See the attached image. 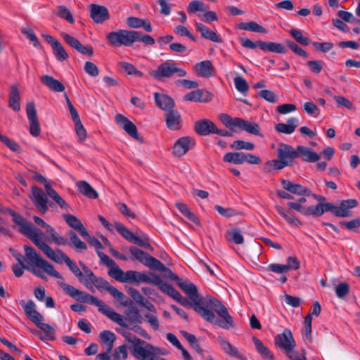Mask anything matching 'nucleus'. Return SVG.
I'll return each mask as SVG.
<instances>
[{
  "label": "nucleus",
  "mask_w": 360,
  "mask_h": 360,
  "mask_svg": "<svg viewBox=\"0 0 360 360\" xmlns=\"http://www.w3.org/2000/svg\"><path fill=\"white\" fill-rule=\"evenodd\" d=\"M259 48L261 50L263 51H271L274 53H286V49L285 46L280 44L276 42H260L259 44Z\"/></svg>",
  "instance_id": "obj_38"
},
{
  "label": "nucleus",
  "mask_w": 360,
  "mask_h": 360,
  "mask_svg": "<svg viewBox=\"0 0 360 360\" xmlns=\"http://www.w3.org/2000/svg\"><path fill=\"white\" fill-rule=\"evenodd\" d=\"M115 229L126 240H127L130 242L132 241V240L134 237V233L131 231H130L127 228H126L123 224H122L120 222L116 221V222H115Z\"/></svg>",
  "instance_id": "obj_54"
},
{
  "label": "nucleus",
  "mask_w": 360,
  "mask_h": 360,
  "mask_svg": "<svg viewBox=\"0 0 360 360\" xmlns=\"http://www.w3.org/2000/svg\"><path fill=\"white\" fill-rule=\"evenodd\" d=\"M148 75L158 81H163L174 75L183 77L186 75V71L179 68L175 62L167 60L160 63L155 70L149 71Z\"/></svg>",
  "instance_id": "obj_9"
},
{
  "label": "nucleus",
  "mask_w": 360,
  "mask_h": 360,
  "mask_svg": "<svg viewBox=\"0 0 360 360\" xmlns=\"http://www.w3.org/2000/svg\"><path fill=\"white\" fill-rule=\"evenodd\" d=\"M134 34H136L134 30L120 29L110 32L106 35V39L113 47L131 46L134 43Z\"/></svg>",
  "instance_id": "obj_10"
},
{
  "label": "nucleus",
  "mask_w": 360,
  "mask_h": 360,
  "mask_svg": "<svg viewBox=\"0 0 360 360\" xmlns=\"http://www.w3.org/2000/svg\"><path fill=\"white\" fill-rule=\"evenodd\" d=\"M31 191L30 199L32 202L41 214H46L49 210V195L36 186H32Z\"/></svg>",
  "instance_id": "obj_12"
},
{
  "label": "nucleus",
  "mask_w": 360,
  "mask_h": 360,
  "mask_svg": "<svg viewBox=\"0 0 360 360\" xmlns=\"http://www.w3.org/2000/svg\"><path fill=\"white\" fill-rule=\"evenodd\" d=\"M333 204L329 202H319L316 205H311L307 207L306 216L320 217L324 212L330 211L332 212Z\"/></svg>",
  "instance_id": "obj_32"
},
{
  "label": "nucleus",
  "mask_w": 360,
  "mask_h": 360,
  "mask_svg": "<svg viewBox=\"0 0 360 360\" xmlns=\"http://www.w3.org/2000/svg\"><path fill=\"white\" fill-rule=\"evenodd\" d=\"M349 292V286L347 283H340L335 287V293L339 298L345 297Z\"/></svg>",
  "instance_id": "obj_63"
},
{
  "label": "nucleus",
  "mask_w": 360,
  "mask_h": 360,
  "mask_svg": "<svg viewBox=\"0 0 360 360\" xmlns=\"http://www.w3.org/2000/svg\"><path fill=\"white\" fill-rule=\"evenodd\" d=\"M154 98L156 105L166 112L173 110L174 101L167 95L155 92L154 94Z\"/></svg>",
  "instance_id": "obj_28"
},
{
  "label": "nucleus",
  "mask_w": 360,
  "mask_h": 360,
  "mask_svg": "<svg viewBox=\"0 0 360 360\" xmlns=\"http://www.w3.org/2000/svg\"><path fill=\"white\" fill-rule=\"evenodd\" d=\"M207 8L208 7L202 1L195 0L188 4L187 11L188 13H195L198 11L205 12Z\"/></svg>",
  "instance_id": "obj_52"
},
{
  "label": "nucleus",
  "mask_w": 360,
  "mask_h": 360,
  "mask_svg": "<svg viewBox=\"0 0 360 360\" xmlns=\"http://www.w3.org/2000/svg\"><path fill=\"white\" fill-rule=\"evenodd\" d=\"M178 286L188 296L190 304L194 310L205 321L224 329L234 326L233 320L227 308L219 300L214 297L202 300L197 287L188 281L181 279Z\"/></svg>",
  "instance_id": "obj_1"
},
{
  "label": "nucleus",
  "mask_w": 360,
  "mask_h": 360,
  "mask_svg": "<svg viewBox=\"0 0 360 360\" xmlns=\"http://www.w3.org/2000/svg\"><path fill=\"white\" fill-rule=\"evenodd\" d=\"M339 224L350 231L358 232L359 229H360V217L353 219L348 221H340Z\"/></svg>",
  "instance_id": "obj_55"
},
{
  "label": "nucleus",
  "mask_w": 360,
  "mask_h": 360,
  "mask_svg": "<svg viewBox=\"0 0 360 360\" xmlns=\"http://www.w3.org/2000/svg\"><path fill=\"white\" fill-rule=\"evenodd\" d=\"M91 285H94L96 288L99 290H108L114 298L119 301H122L125 298V295L121 291H119L116 288L110 285V283L101 277L96 276L94 279L90 282Z\"/></svg>",
  "instance_id": "obj_18"
},
{
  "label": "nucleus",
  "mask_w": 360,
  "mask_h": 360,
  "mask_svg": "<svg viewBox=\"0 0 360 360\" xmlns=\"http://www.w3.org/2000/svg\"><path fill=\"white\" fill-rule=\"evenodd\" d=\"M281 184L283 188L291 194L300 196H309L311 195V191L309 189L300 184H295L292 181L282 179Z\"/></svg>",
  "instance_id": "obj_21"
},
{
  "label": "nucleus",
  "mask_w": 360,
  "mask_h": 360,
  "mask_svg": "<svg viewBox=\"0 0 360 360\" xmlns=\"http://www.w3.org/2000/svg\"><path fill=\"white\" fill-rule=\"evenodd\" d=\"M99 336L101 342L105 345L108 352H110L112 349L114 342L116 340L115 333L105 330L102 331Z\"/></svg>",
  "instance_id": "obj_42"
},
{
  "label": "nucleus",
  "mask_w": 360,
  "mask_h": 360,
  "mask_svg": "<svg viewBox=\"0 0 360 360\" xmlns=\"http://www.w3.org/2000/svg\"><path fill=\"white\" fill-rule=\"evenodd\" d=\"M115 229L126 240H127L130 242L132 241V240L134 237V233L131 231H130L127 228H126L123 224H122L120 222L116 221V222H115Z\"/></svg>",
  "instance_id": "obj_53"
},
{
  "label": "nucleus",
  "mask_w": 360,
  "mask_h": 360,
  "mask_svg": "<svg viewBox=\"0 0 360 360\" xmlns=\"http://www.w3.org/2000/svg\"><path fill=\"white\" fill-rule=\"evenodd\" d=\"M134 42L141 41L146 45H153L155 44V39L150 35L141 34L139 31L134 30Z\"/></svg>",
  "instance_id": "obj_61"
},
{
  "label": "nucleus",
  "mask_w": 360,
  "mask_h": 360,
  "mask_svg": "<svg viewBox=\"0 0 360 360\" xmlns=\"http://www.w3.org/2000/svg\"><path fill=\"white\" fill-rule=\"evenodd\" d=\"M35 179L44 185L45 191L52 200H53L62 209L68 210V205L65 200L51 187L46 178L41 174L35 176Z\"/></svg>",
  "instance_id": "obj_19"
},
{
  "label": "nucleus",
  "mask_w": 360,
  "mask_h": 360,
  "mask_svg": "<svg viewBox=\"0 0 360 360\" xmlns=\"http://www.w3.org/2000/svg\"><path fill=\"white\" fill-rule=\"evenodd\" d=\"M219 120L231 131H235L239 129L253 135L263 136L260 133L259 124L255 122H249L240 117H232L225 113L219 115Z\"/></svg>",
  "instance_id": "obj_8"
},
{
  "label": "nucleus",
  "mask_w": 360,
  "mask_h": 360,
  "mask_svg": "<svg viewBox=\"0 0 360 360\" xmlns=\"http://www.w3.org/2000/svg\"><path fill=\"white\" fill-rule=\"evenodd\" d=\"M124 281V283L136 284L146 283L157 285L162 292L175 300L181 305L186 307L189 304L186 299L184 298L172 285L163 281L160 276L156 274H151L150 276H148L145 273L129 270L125 272Z\"/></svg>",
  "instance_id": "obj_3"
},
{
  "label": "nucleus",
  "mask_w": 360,
  "mask_h": 360,
  "mask_svg": "<svg viewBox=\"0 0 360 360\" xmlns=\"http://www.w3.org/2000/svg\"><path fill=\"white\" fill-rule=\"evenodd\" d=\"M204 91L203 90L193 91L184 96L186 101H193V102H204L207 103L212 98V96L209 92H206L207 96L203 98Z\"/></svg>",
  "instance_id": "obj_37"
},
{
  "label": "nucleus",
  "mask_w": 360,
  "mask_h": 360,
  "mask_svg": "<svg viewBox=\"0 0 360 360\" xmlns=\"http://www.w3.org/2000/svg\"><path fill=\"white\" fill-rule=\"evenodd\" d=\"M276 210L279 214L290 225L299 226L302 224L301 221L291 212L285 210L283 207L276 205Z\"/></svg>",
  "instance_id": "obj_39"
},
{
  "label": "nucleus",
  "mask_w": 360,
  "mask_h": 360,
  "mask_svg": "<svg viewBox=\"0 0 360 360\" xmlns=\"http://www.w3.org/2000/svg\"><path fill=\"white\" fill-rule=\"evenodd\" d=\"M195 144V140L190 136L179 138L174 144L172 153L176 157H181L193 148Z\"/></svg>",
  "instance_id": "obj_16"
},
{
  "label": "nucleus",
  "mask_w": 360,
  "mask_h": 360,
  "mask_svg": "<svg viewBox=\"0 0 360 360\" xmlns=\"http://www.w3.org/2000/svg\"><path fill=\"white\" fill-rule=\"evenodd\" d=\"M297 153L298 158H300L303 161L309 162H315L319 160V155L313 151L311 148L303 146H297Z\"/></svg>",
  "instance_id": "obj_29"
},
{
  "label": "nucleus",
  "mask_w": 360,
  "mask_h": 360,
  "mask_svg": "<svg viewBox=\"0 0 360 360\" xmlns=\"http://www.w3.org/2000/svg\"><path fill=\"white\" fill-rule=\"evenodd\" d=\"M77 186L79 192L89 198L96 199L98 198L97 192L86 181H80L77 183Z\"/></svg>",
  "instance_id": "obj_41"
},
{
  "label": "nucleus",
  "mask_w": 360,
  "mask_h": 360,
  "mask_svg": "<svg viewBox=\"0 0 360 360\" xmlns=\"http://www.w3.org/2000/svg\"><path fill=\"white\" fill-rule=\"evenodd\" d=\"M358 205V201L356 199H348L342 200L339 206L333 205L332 212L334 215L339 217H349L352 215L351 209Z\"/></svg>",
  "instance_id": "obj_20"
},
{
  "label": "nucleus",
  "mask_w": 360,
  "mask_h": 360,
  "mask_svg": "<svg viewBox=\"0 0 360 360\" xmlns=\"http://www.w3.org/2000/svg\"><path fill=\"white\" fill-rule=\"evenodd\" d=\"M226 239L229 241H232L236 244H242L244 242V238L239 229H233L228 231L226 233Z\"/></svg>",
  "instance_id": "obj_51"
},
{
  "label": "nucleus",
  "mask_w": 360,
  "mask_h": 360,
  "mask_svg": "<svg viewBox=\"0 0 360 360\" xmlns=\"http://www.w3.org/2000/svg\"><path fill=\"white\" fill-rule=\"evenodd\" d=\"M114 360H126L128 357L127 347L125 345L117 347L112 354Z\"/></svg>",
  "instance_id": "obj_56"
},
{
  "label": "nucleus",
  "mask_w": 360,
  "mask_h": 360,
  "mask_svg": "<svg viewBox=\"0 0 360 360\" xmlns=\"http://www.w3.org/2000/svg\"><path fill=\"white\" fill-rule=\"evenodd\" d=\"M299 124V120L297 117H290L288 119L286 123H278L275 126V129L279 132L285 134H292Z\"/></svg>",
  "instance_id": "obj_31"
},
{
  "label": "nucleus",
  "mask_w": 360,
  "mask_h": 360,
  "mask_svg": "<svg viewBox=\"0 0 360 360\" xmlns=\"http://www.w3.org/2000/svg\"><path fill=\"white\" fill-rule=\"evenodd\" d=\"M252 341L255 344L257 352L265 359L271 360L274 355L270 350L262 343V342L256 337H252Z\"/></svg>",
  "instance_id": "obj_43"
},
{
  "label": "nucleus",
  "mask_w": 360,
  "mask_h": 360,
  "mask_svg": "<svg viewBox=\"0 0 360 360\" xmlns=\"http://www.w3.org/2000/svg\"><path fill=\"white\" fill-rule=\"evenodd\" d=\"M218 341L225 353L238 359H242V355L239 353L237 348L232 345L228 340L219 336Z\"/></svg>",
  "instance_id": "obj_40"
},
{
  "label": "nucleus",
  "mask_w": 360,
  "mask_h": 360,
  "mask_svg": "<svg viewBox=\"0 0 360 360\" xmlns=\"http://www.w3.org/2000/svg\"><path fill=\"white\" fill-rule=\"evenodd\" d=\"M129 252L137 260L144 264L146 266L160 271H165L166 267L165 264L142 250L136 247H131Z\"/></svg>",
  "instance_id": "obj_11"
},
{
  "label": "nucleus",
  "mask_w": 360,
  "mask_h": 360,
  "mask_svg": "<svg viewBox=\"0 0 360 360\" xmlns=\"http://www.w3.org/2000/svg\"><path fill=\"white\" fill-rule=\"evenodd\" d=\"M53 52L57 60L63 61L68 58V54L60 42L52 47Z\"/></svg>",
  "instance_id": "obj_57"
},
{
  "label": "nucleus",
  "mask_w": 360,
  "mask_h": 360,
  "mask_svg": "<svg viewBox=\"0 0 360 360\" xmlns=\"http://www.w3.org/2000/svg\"><path fill=\"white\" fill-rule=\"evenodd\" d=\"M145 319L150 325V326L155 330H158L160 328L159 321L154 313H148L144 315Z\"/></svg>",
  "instance_id": "obj_62"
},
{
  "label": "nucleus",
  "mask_w": 360,
  "mask_h": 360,
  "mask_svg": "<svg viewBox=\"0 0 360 360\" xmlns=\"http://www.w3.org/2000/svg\"><path fill=\"white\" fill-rule=\"evenodd\" d=\"M290 32L292 37L300 44L304 46L310 44V39L304 36L300 30L292 29Z\"/></svg>",
  "instance_id": "obj_59"
},
{
  "label": "nucleus",
  "mask_w": 360,
  "mask_h": 360,
  "mask_svg": "<svg viewBox=\"0 0 360 360\" xmlns=\"http://www.w3.org/2000/svg\"><path fill=\"white\" fill-rule=\"evenodd\" d=\"M240 28L244 30L259 32V33H266L267 31L262 26L258 23L251 21L248 22H243L240 24Z\"/></svg>",
  "instance_id": "obj_50"
},
{
  "label": "nucleus",
  "mask_w": 360,
  "mask_h": 360,
  "mask_svg": "<svg viewBox=\"0 0 360 360\" xmlns=\"http://www.w3.org/2000/svg\"><path fill=\"white\" fill-rule=\"evenodd\" d=\"M195 25L196 30L200 33L202 38L213 42L221 43V39L217 34L215 32L210 30L208 27L202 23L195 22Z\"/></svg>",
  "instance_id": "obj_30"
},
{
  "label": "nucleus",
  "mask_w": 360,
  "mask_h": 360,
  "mask_svg": "<svg viewBox=\"0 0 360 360\" xmlns=\"http://www.w3.org/2000/svg\"><path fill=\"white\" fill-rule=\"evenodd\" d=\"M274 342L276 345L283 349L285 352L294 349L296 345L292 333L288 328H285L281 333L278 334L275 337Z\"/></svg>",
  "instance_id": "obj_15"
},
{
  "label": "nucleus",
  "mask_w": 360,
  "mask_h": 360,
  "mask_svg": "<svg viewBox=\"0 0 360 360\" xmlns=\"http://www.w3.org/2000/svg\"><path fill=\"white\" fill-rule=\"evenodd\" d=\"M42 321L43 320L37 321V322L34 323L44 332V334L41 333L39 338L44 341L54 340L55 329L49 324L43 323Z\"/></svg>",
  "instance_id": "obj_34"
},
{
  "label": "nucleus",
  "mask_w": 360,
  "mask_h": 360,
  "mask_svg": "<svg viewBox=\"0 0 360 360\" xmlns=\"http://www.w3.org/2000/svg\"><path fill=\"white\" fill-rule=\"evenodd\" d=\"M85 72L91 77H96L99 74L98 67L92 62L87 61L84 64Z\"/></svg>",
  "instance_id": "obj_64"
},
{
  "label": "nucleus",
  "mask_w": 360,
  "mask_h": 360,
  "mask_svg": "<svg viewBox=\"0 0 360 360\" xmlns=\"http://www.w3.org/2000/svg\"><path fill=\"white\" fill-rule=\"evenodd\" d=\"M176 206L178 210L191 221L193 222L196 225L200 224L199 219L190 210L186 204L177 202Z\"/></svg>",
  "instance_id": "obj_44"
},
{
  "label": "nucleus",
  "mask_w": 360,
  "mask_h": 360,
  "mask_svg": "<svg viewBox=\"0 0 360 360\" xmlns=\"http://www.w3.org/2000/svg\"><path fill=\"white\" fill-rule=\"evenodd\" d=\"M121 335L129 343L128 348L132 355L139 360H166L162 357L158 356L159 349L153 347L148 342L139 338L132 333L122 330Z\"/></svg>",
  "instance_id": "obj_5"
},
{
  "label": "nucleus",
  "mask_w": 360,
  "mask_h": 360,
  "mask_svg": "<svg viewBox=\"0 0 360 360\" xmlns=\"http://www.w3.org/2000/svg\"><path fill=\"white\" fill-rule=\"evenodd\" d=\"M115 121L131 137L138 139L139 134L136 125L122 114L115 116Z\"/></svg>",
  "instance_id": "obj_22"
},
{
  "label": "nucleus",
  "mask_w": 360,
  "mask_h": 360,
  "mask_svg": "<svg viewBox=\"0 0 360 360\" xmlns=\"http://www.w3.org/2000/svg\"><path fill=\"white\" fill-rule=\"evenodd\" d=\"M232 148L236 150H252L255 148V145L250 142H246L242 140H236L233 142L231 145Z\"/></svg>",
  "instance_id": "obj_60"
},
{
  "label": "nucleus",
  "mask_w": 360,
  "mask_h": 360,
  "mask_svg": "<svg viewBox=\"0 0 360 360\" xmlns=\"http://www.w3.org/2000/svg\"><path fill=\"white\" fill-rule=\"evenodd\" d=\"M90 18L96 24H103L110 19V13L108 8L102 5L91 4L89 6Z\"/></svg>",
  "instance_id": "obj_14"
},
{
  "label": "nucleus",
  "mask_w": 360,
  "mask_h": 360,
  "mask_svg": "<svg viewBox=\"0 0 360 360\" xmlns=\"http://www.w3.org/2000/svg\"><path fill=\"white\" fill-rule=\"evenodd\" d=\"M194 70L198 76L210 77L212 75L214 68L210 60H204L195 64Z\"/></svg>",
  "instance_id": "obj_33"
},
{
  "label": "nucleus",
  "mask_w": 360,
  "mask_h": 360,
  "mask_svg": "<svg viewBox=\"0 0 360 360\" xmlns=\"http://www.w3.org/2000/svg\"><path fill=\"white\" fill-rule=\"evenodd\" d=\"M108 275L116 281L124 283L125 272H124L115 262L114 265L109 266Z\"/></svg>",
  "instance_id": "obj_48"
},
{
  "label": "nucleus",
  "mask_w": 360,
  "mask_h": 360,
  "mask_svg": "<svg viewBox=\"0 0 360 360\" xmlns=\"http://www.w3.org/2000/svg\"><path fill=\"white\" fill-rule=\"evenodd\" d=\"M7 213L12 217L13 221L20 226L19 231L30 238L39 249L42 250L44 248V245H47L44 241L45 238L44 232L15 211L8 208Z\"/></svg>",
  "instance_id": "obj_6"
},
{
  "label": "nucleus",
  "mask_w": 360,
  "mask_h": 360,
  "mask_svg": "<svg viewBox=\"0 0 360 360\" xmlns=\"http://www.w3.org/2000/svg\"><path fill=\"white\" fill-rule=\"evenodd\" d=\"M20 91L16 84H13L11 86L10 94H9V105L13 108L14 111H19L20 110Z\"/></svg>",
  "instance_id": "obj_36"
},
{
  "label": "nucleus",
  "mask_w": 360,
  "mask_h": 360,
  "mask_svg": "<svg viewBox=\"0 0 360 360\" xmlns=\"http://www.w3.org/2000/svg\"><path fill=\"white\" fill-rule=\"evenodd\" d=\"M23 248L25 259L27 261L26 269L42 279L46 278L44 272L52 277L64 279L62 275L55 269L53 265L45 260L32 247L24 245Z\"/></svg>",
  "instance_id": "obj_4"
},
{
  "label": "nucleus",
  "mask_w": 360,
  "mask_h": 360,
  "mask_svg": "<svg viewBox=\"0 0 360 360\" xmlns=\"http://www.w3.org/2000/svg\"><path fill=\"white\" fill-rule=\"evenodd\" d=\"M58 283L63 290L72 298H74L78 302L96 306L101 313L108 316L112 321L122 327L128 328L126 320L122 317V316L112 310L107 304H105L102 300L86 292L81 291L74 286L67 284L63 281H59Z\"/></svg>",
  "instance_id": "obj_2"
},
{
  "label": "nucleus",
  "mask_w": 360,
  "mask_h": 360,
  "mask_svg": "<svg viewBox=\"0 0 360 360\" xmlns=\"http://www.w3.org/2000/svg\"><path fill=\"white\" fill-rule=\"evenodd\" d=\"M277 156L287 163V165L291 166L294 163V160L298 158L297 147L293 148L290 145L281 143L277 150Z\"/></svg>",
  "instance_id": "obj_17"
},
{
  "label": "nucleus",
  "mask_w": 360,
  "mask_h": 360,
  "mask_svg": "<svg viewBox=\"0 0 360 360\" xmlns=\"http://www.w3.org/2000/svg\"><path fill=\"white\" fill-rule=\"evenodd\" d=\"M26 113L30 123V133L32 136L37 137L40 134L41 128L37 116L35 105L33 102L27 104Z\"/></svg>",
  "instance_id": "obj_13"
},
{
  "label": "nucleus",
  "mask_w": 360,
  "mask_h": 360,
  "mask_svg": "<svg viewBox=\"0 0 360 360\" xmlns=\"http://www.w3.org/2000/svg\"><path fill=\"white\" fill-rule=\"evenodd\" d=\"M166 126L170 130H179L181 128L182 120L177 110H171L165 115Z\"/></svg>",
  "instance_id": "obj_23"
},
{
  "label": "nucleus",
  "mask_w": 360,
  "mask_h": 360,
  "mask_svg": "<svg viewBox=\"0 0 360 360\" xmlns=\"http://www.w3.org/2000/svg\"><path fill=\"white\" fill-rule=\"evenodd\" d=\"M20 303L25 314L33 323L44 320V316L35 309V304L32 300H28L26 303L22 300Z\"/></svg>",
  "instance_id": "obj_26"
},
{
  "label": "nucleus",
  "mask_w": 360,
  "mask_h": 360,
  "mask_svg": "<svg viewBox=\"0 0 360 360\" xmlns=\"http://www.w3.org/2000/svg\"><path fill=\"white\" fill-rule=\"evenodd\" d=\"M44 248L41 250L43 253L50 259L58 264H62L65 262L69 267L72 273L78 278L79 281L86 286L91 292H94L95 290L91 285V283L84 278L83 272L75 264L70 257L66 255L60 249L53 250L49 245H44Z\"/></svg>",
  "instance_id": "obj_7"
},
{
  "label": "nucleus",
  "mask_w": 360,
  "mask_h": 360,
  "mask_svg": "<svg viewBox=\"0 0 360 360\" xmlns=\"http://www.w3.org/2000/svg\"><path fill=\"white\" fill-rule=\"evenodd\" d=\"M41 82L51 90L56 92H62L65 90L64 85L58 79L49 75H44L41 77Z\"/></svg>",
  "instance_id": "obj_35"
},
{
  "label": "nucleus",
  "mask_w": 360,
  "mask_h": 360,
  "mask_svg": "<svg viewBox=\"0 0 360 360\" xmlns=\"http://www.w3.org/2000/svg\"><path fill=\"white\" fill-rule=\"evenodd\" d=\"M236 89L242 94H245L249 89L246 80L241 77H236L233 79Z\"/></svg>",
  "instance_id": "obj_58"
},
{
  "label": "nucleus",
  "mask_w": 360,
  "mask_h": 360,
  "mask_svg": "<svg viewBox=\"0 0 360 360\" xmlns=\"http://www.w3.org/2000/svg\"><path fill=\"white\" fill-rule=\"evenodd\" d=\"M244 153H227L224 155L223 160L226 162H231L233 164L241 165L244 163Z\"/></svg>",
  "instance_id": "obj_45"
},
{
  "label": "nucleus",
  "mask_w": 360,
  "mask_h": 360,
  "mask_svg": "<svg viewBox=\"0 0 360 360\" xmlns=\"http://www.w3.org/2000/svg\"><path fill=\"white\" fill-rule=\"evenodd\" d=\"M56 15L71 24L75 22V19L70 10L64 5H60L57 7Z\"/></svg>",
  "instance_id": "obj_46"
},
{
  "label": "nucleus",
  "mask_w": 360,
  "mask_h": 360,
  "mask_svg": "<svg viewBox=\"0 0 360 360\" xmlns=\"http://www.w3.org/2000/svg\"><path fill=\"white\" fill-rule=\"evenodd\" d=\"M68 235L70 238L72 245L79 251L86 250L87 249L86 244L82 241L77 235L72 231H70L68 233Z\"/></svg>",
  "instance_id": "obj_49"
},
{
  "label": "nucleus",
  "mask_w": 360,
  "mask_h": 360,
  "mask_svg": "<svg viewBox=\"0 0 360 360\" xmlns=\"http://www.w3.org/2000/svg\"><path fill=\"white\" fill-rule=\"evenodd\" d=\"M195 130L199 135L207 136L210 134H214L217 126L211 120L204 119L195 122Z\"/></svg>",
  "instance_id": "obj_24"
},
{
  "label": "nucleus",
  "mask_w": 360,
  "mask_h": 360,
  "mask_svg": "<svg viewBox=\"0 0 360 360\" xmlns=\"http://www.w3.org/2000/svg\"><path fill=\"white\" fill-rule=\"evenodd\" d=\"M126 24L129 27L138 29L142 27L146 32L152 31V25L149 20L139 18L134 16H129L126 20Z\"/></svg>",
  "instance_id": "obj_27"
},
{
  "label": "nucleus",
  "mask_w": 360,
  "mask_h": 360,
  "mask_svg": "<svg viewBox=\"0 0 360 360\" xmlns=\"http://www.w3.org/2000/svg\"><path fill=\"white\" fill-rule=\"evenodd\" d=\"M63 217L68 226L78 231L83 238L89 236L87 230L77 217L69 214H63Z\"/></svg>",
  "instance_id": "obj_25"
},
{
  "label": "nucleus",
  "mask_w": 360,
  "mask_h": 360,
  "mask_svg": "<svg viewBox=\"0 0 360 360\" xmlns=\"http://www.w3.org/2000/svg\"><path fill=\"white\" fill-rule=\"evenodd\" d=\"M118 67L120 70L126 72L129 75H135L137 77L143 76V72L138 70L134 65L129 63L121 61L118 63Z\"/></svg>",
  "instance_id": "obj_47"
}]
</instances>
